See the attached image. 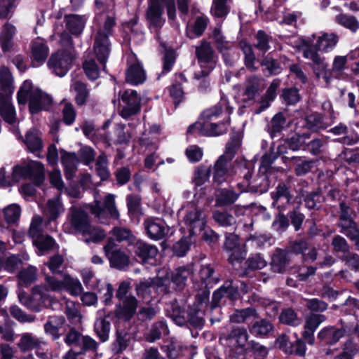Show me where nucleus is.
Segmentation results:
<instances>
[{
    "instance_id": "61",
    "label": "nucleus",
    "mask_w": 359,
    "mask_h": 359,
    "mask_svg": "<svg viewBox=\"0 0 359 359\" xmlns=\"http://www.w3.org/2000/svg\"><path fill=\"white\" fill-rule=\"evenodd\" d=\"M332 245L333 250L336 252H342L344 255L349 252L350 246L348 242L339 235H337L332 238Z\"/></svg>"
},
{
    "instance_id": "46",
    "label": "nucleus",
    "mask_w": 359,
    "mask_h": 359,
    "mask_svg": "<svg viewBox=\"0 0 359 359\" xmlns=\"http://www.w3.org/2000/svg\"><path fill=\"white\" fill-rule=\"evenodd\" d=\"M239 194H236L232 189H223L217 196V202L220 205H229L234 203Z\"/></svg>"
},
{
    "instance_id": "56",
    "label": "nucleus",
    "mask_w": 359,
    "mask_h": 359,
    "mask_svg": "<svg viewBox=\"0 0 359 359\" xmlns=\"http://www.w3.org/2000/svg\"><path fill=\"white\" fill-rule=\"evenodd\" d=\"M112 236L116 239L117 241H128L131 243L135 241V236L131 231L126 228L114 227L111 231Z\"/></svg>"
},
{
    "instance_id": "45",
    "label": "nucleus",
    "mask_w": 359,
    "mask_h": 359,
    "mask_svg": "<svg viewBox=\"0 0 359 359\" xmlns=\"http://www.w3.org/2000/svg\"><path fill=\"white\" fill-rule=\"evenodd\" d=\"M211 172L210 167L205 165L198 166L194 171L193 182L196 186H201L210 178Z\"/></svg>"
},
{
    "instance_id": "35",
    "label": "nucleus",
    "mask_w": 359,
    "mask_h": 359,
    "mask_svg": "<svg viewBox=\"0 0 359 359\" xmlns=\"http://www.w3.org/2000/svg\"><path fill=\"white\" fill-rule=\"evenodd\" d=\"M86 23V20L79 15H71L66 17V25L67 29L74 34H79L82 32Z\"/></svg>"
},
{
    "instance_id": "32",
    "label": "nucleus",
    "mask_w": 359,
    "mask_h": 359,
    "mask_svg": "<svg viewBox=\"0 0 359 359\" xmlns=\"http://www.w3.org/2000/svg\"><path fill=\"white\" fill-rule=\"evenodd\" d=\"M15 33V28L10 24H6L0 35V46L6 52L13 46V38Z\"/></svg>"
},
{
    "instance_id": "36",
    "label": "nucleus",
    "mask_w": 359,
    "mask_h": 359,
    "mask_svg": "<svg viewBox=\"0 0 359 359\" xmlns=\"http://www.w3.org/2000/svg\"><path fill=\"white\" fill-rule=\"evenodd\" d=\"M64 290L72 296H79L83 292V286L80 280L67 273L65 274Z\"/></svg>"
},
{
    "instance_id": "54",
    "label": "nucleus",
    "mask_w": 359,
    "mask_h": 359,
    "mask_svg": "<svg viewBox=\"0 0 359 359\" xmlns=\"http://www.w3.org/2000/svg\"><path fill=\"white\" fill-rule=\"evenodd\" d=\"M214 273L213 269L209 266H203L200 270L199 275L202 283L205 285V287L212 286L217 283V280L212 277Z\"/></svg>"
},
{
    "instance_id": "12",
    "label": "nucleus",
    "mask_w": 359,
    "mask_h": 359,
    "mask_svg": "<svg viewBox=\"0 0 359 359\" xmlns=\"http://www.w3.org/2000/svg\"><path fill=\"white\" fill-rule=\"evenodd\" d=\"M123 107L120 115L123 118L127 119L137 114L141 109V97L135 90H125L121 95Z\"/></svg>"
},
{
    "instance_id": "10",
    "label": "nucleus",
    "mask_w": 359,
    "mask_h": 359,
    "mask_svg": "<svg viewBox=\"0 0 359 359\" xmlns=\"http://www.w3.org/2000/svg\"><path fill=\"white\" fill-rule=\"evenodd\" d=\"M224 249L229 254L228 260L232 265L241 262L246 257L245 246L236 234H226Z\"/></svg>"
},
{
    "instance_id": "49",
    "label": "nucleus",
    "mask_w": 359,
    "mask_h": 359,
    "mask_svg": "<svg viewBox=\"0 0 359 359\" xmlns=\"http://www.w3.org/2000/svg\"><path fill=\"white\" fill-rule=\"evenodd\" d=\"M285 125V118L280 113L276 114L268 126V131L273 137L280 133Z\"/></svg>"
},
{
    "instance_id": "4",
    "label": "nucleus",
    "mask_w": 359,
    "mask_h": 359,
    "mask_svg": "<svg viewBox=\"0 0 359 359\" xmlns=\"http://www.w3.org/2000/svg\"><path fill=\"white\" fill-rule=\"evenodd\" d=\"M18 101L19 104L28 102L29 111L34 114L46 109L51 104L52 99L46 93L34 87L31 81H25L18 92Z\"/></svg>"
},
{
    "instance_id": "8",
    "label": "nucleus",
    "mask_w": 359,
    "mask_h": 359,
    "mask_svg": "<svg viewBox=\"0 0 359 359\" xmlns=\"http://www.w3.org/2000/svg\"><path fill=\"white\" fill-rule=\"evenodd\" d=\"M196 54L201 69L195 73L194 77L200 79L212 72L216 66L217 60L210 43L205 41L196 48Z\"/></svg>"
},
{
    "instance_id": "6",
    "label": "nucleus",
    "mask_w": 359,
    "mask_h": 359,
    "mask_svg": "<svg viewBox=\"0 0 359 359\" xmlns=\"http://www.w3.org/2000/svg\"><path fill=\"white\" fill-rule=\"evenodd\" d=\"M33 179L39 184L44 179V168L41 163L32 160L22 161L13 168L12 180L18 182L22 179Z\"/></svg>"
},
{
    "instance_id": "39",
    "label": "nucleus",
    "mask_w": 359,
    "mask_h": 359,
    "mask_svg": "<svg viewBox=\"0 0 359 359\" xmlns=\"http://www.w3.org/2000/svg\"><path fill=\"white\" fill-rule=\"evenodd\" d=\"M33 243L39 250V255H43L46 252L49 251L56 245L55 241L49 236H41L33 239Z\"/></svg>"
},
{
    "instance_id": "1",
    "label": "nucleus",
    "mask_w": 359,
    "mask_h": 359,
    "mask_svg": "<svg viewBox=\"0 0 359 359\" xmlns=\"http://www.w3.org/2000/svg\"><path fill=\"white\" fill-rule=\"evenodd\" d=\"M339 41V36L334 33H322L321 35L318 36L315 43L314 48L305 42L306 47L303 51V55L305 58L310 60L312 62V66L316 74L318 76L325 74V71L327 67L325 59L321 57L317 51L323 53H328L332 50L337 46Z\"/></svg>"
},
{
    "instance_id": "59",
    "label": "nucleus",
    "mask_w": 359,
    "mask_h": 359,
    "mask_svg": "<svg viewBox=\"0 0 359 359\" xmlns=\"http://www.w3.org/2000/svg\"><path fill=\"white\" fill-rule=\"evenodd\" d=\"M271 39V36L264 31L259 30L256 34L257 43H255V47L260 51L266 53L270 48L269 42Z\"/></svg>"
},
{
    "instance_id": "62",
    "label": "nucleus",
    "mask_w": 359,
    "mask_h": 359,
    "mask_svg": "<svg viewBox=\"0 0 359 359\" xmlns=\"http://www.w3.org/2000/svg\"><path fill=\"white\" fill-rule=\"evenodd\" d=\"M306 126L311 130H317L326 127L323 123V116L318 114H313L308 116L306 118Z\"/></svg>"
},
{
    "instance_id": "63",
    "label": "nucleus",
    "mask_w": 359,
    "mask_h": 359,
    "mask_svg": "<svg viewBox=\"0 0 359 359\" xmlns=\"http://www.w3.org/2000/svg\"><path fill=\"white\" fill-rule=\"evenodd\" d=\"M325 320V316L321 314H310L305 320L306 330L315 331Z\"/></svg>"
},
{
    "instance_id": "48",
    "label": "nucleus",
    "mask_w": 359,
    "mask_h": 359,
    "mask_svg": "<svg viewBox=\"0 0 359 359\" xmlns=\"http://www.w3.org/2000/svg\"><path fill=\"white\" fill-rule=\"evenodd\" d=\"M83 70L91 80H95L99 76V67L93 57H87L83 64Z\"/></svg>"
},
{
    "instance_id": "26",
    "label": "nucleus",
    "mask_w": 359,
    "mask_h": 359,
    "mask_svg": "<svg viewBox=\"0 0 359 359\" xmlns=\"http://www.w3.org/2000/svg\"><path fill=\"white\" fill-rule=\"evenodd\" d=\"M67 179H72L76 172L78 158L75 153L65 152L61 157Z\"/></svg>"
},
{
    "instance_id": "51",
    "label": "nucleus",
    "mask_w": 359,
    "mask_h": 359,
    "mask_svg": "<svg viewBox=\"0 0 359 359\" xmlns=\"http://www.w3.org/2000/svg\"><path fill=\"white\" fill-rule=\"evenodd\" d=\"M331 131L337 135H344L342 139V142L346 144H353L358 142V136H348L347 134L348 133V128L344 125L340 123L339 125L335 126L332 128Z\"/></svg>"
},
{
    "instance_id": "21",
    "label": "nucleus",
    "mask_w": 359,
    "mask_h": 359,
    "mask_svg": "<svg viewBox=\"0 0 359 359\" xmlns=\"http://www.w3.org/2000/svg\"><path fill=\"white\" fill-rule=\"evenodd\" d=\"M131 62L134 64L129 65L126 74V81L131 85H138L143 83L146 79V74L141 64L136 61L134 55L130 56Z\"/></svg>"
},
{
    "instance_id": "9",
    "label": "nucleus",
    "mask_w": 359,
    "mask_h": 359,
    "mask_svg": "<svg viewBox=\"0 0 359 359\" xmlns=\"http://www.w3.org/2000/svg\"><path fill=\"white\" fill-rule=\"evenodd\" d=\"M182 210L185 211L184 222L189 228L191 234L204 229L206 224L205 215L195 202H189Z\"/></svg>"
},
{
    "instance_id": "7",
    "label": "nucleus",
    "mask_w": 359,
    "mask_h": 359,
    "mask_svg": "<svg viewBox=\"0 0 359 359\" xmlns=\"http://www.w3.org/2000/svg\"><path fill=\"white\" fill-rule=\"evenodd\" d=\"M90 224L87 212L79 205H72L67 217V222L64 224L65 231L69 233H84L88 231Z\"/></svg>"
},
{
    "instance_id": "2",
    "label": "nucleus",
    "mask_w": 359,
    "mask_h": 359,
    "mask_svg": "<svg viewBox=\"0 0 359 359\" xmlns=\"http://www.w3.org/2000/svg\"><path fill=\"white\" fill-rule=\"evenodd\" d=\"M97 20L98 23L93 50L95 57L104 69L111 50L109 37L112 35L116 20L113 15L102 14L97 17Z\"/></svg>"
},
{
    "instance_id": "43",
    "label": "nucleus",
    "mask_w": 359,
    "mask_h": 359,
    "mask_svg": "<svg viewBox=\"0 0 359 359\" xmlns=\"http://www.w3.org/2000/svg\"><path fill=\"white\" fill-rule=\"evenodd\" d=\"M335 21L353 32L359 29V21L353 15L339 14L335 17Z\"/></svg>"
},
{
    "instance_id": "14",
    "label": "nucleus",
    "mask_w": 359,
    "mask_h": 359,
    "mask_svg": "<svg viewBox=\"0 0 359 359\" xmlns=\"http://www.w3.org/2000/svg\"><path fill=\"white\" fill-rule=\"evenodd\" d=\"M74 57L72 53L67 50L58 51L51 55L48 66L58 76H65L68 72Z\"/></svg>"
},
{
    "instance_id": "11",
    "label": "nucleus",
    "mask_w": 359,
    "mask_h": 359,
    "mask_svg": "<svg viewBox=\"0 0 359 359\" xmlns=\"http://www.w3.org/2000/svg\"><path fill=\"white\" fill-rule=\"evenodd\" d=\"M65 274L60 273L61 278H59L57 276L46 275L45 276V285L34 287L33 289L34 294L40 295V298L44 303L46 301L50 302V291L61 292L64 290Z\"/></svg>"
},
{
    "instance_id": "44",
    "label": "nucleus",
    "mask_w": 359,
    "mask_h": 359,
    "mask_svg": "<svg viewBox=\"0 0 359 359\" xmlns=\"http://www.w3.org/2000/svg\"><path fill=\"white\" fill-rule=\"evenodd\" d=\"M95 331L102 341H105L109 338L110 323L105 318H97L95 323Z\"/></svg>"
},
{
    "instance_id": "17",
    "label": "nucleus",
    "mask_w": 359,
    "mask_h": 359,
    "mask_svg": "<svg viewBox=\"0 0 359 359\" xmlns=\"http://www.w3.org/2000/svg\"><path fill=\"white\" fill-rule=\"evenodd\" d=\"M208 294L204 292L198 297L197 303L189 309V320L196 326H202L204 323L203 315L208 308Z\"/></svg>"
},
{
    "instance_id": "19",
    "label": "nucleus",
    "mask_w": 359,
    "mask_h": 359,
    "mask_svg": "<svg viewBox=\"0 0 359 359\" xmlns=\"http://www.w3.org/2000/svg\"><path fill=\"white\" fill-rule=\"evenodd\" d=\"M137 307V299L129 295L127 298L119 299V303L116 306L115 316L119 320H128L135 314Z\"/></svg>"
},
{
    "instance_id": "29",
    "label": "nucleus",
    "mask_w": 359,
    "mask_h": 359,
    "mask_svg": "<svg viewBox=\"0 0 359 359\" xmlns=\"http://www.w3.org/2000/svg\"><path fill=\"white\" fill-rule=\"evenodd\" d=\"M32 55L33 60L39 65L43 64L45 62L48 55V48L43 40L38 39L33 41Z\"/></svg>"
},
{
    "instance_id": "57",
    "label": "nucleus",
    "mask_w": 359,
    "mask_h": 359,
    "mask_svg": "<svg viewBox=\"0 0 359 359\" xmlns=\"http://www.w3.org/2000/svg\"><path fill=\"white\" fill-rule=\"evenodd\" d=\"M241 146V140L238 137H233L227 143L226 146V150L224 154L221 156H224V159H226L231 161L234 157L235 154L238 151Z\"/></svg>"
},
{
    "instance_id": "50",
    "label": "nucleus",
    "mask_w": 359,
    "mask_h": 359,
    "mask_svg": "<svg viewBox=\"0 0 359 359\" xmlns=\"http://www.w3.org/2000/svg\"><path fill=\"white\" fill-rule=\"evenodd\" d=\"M73 88L76 93L75 100L78 105H83L86 102L89 91L86 88V86L82 82H75L73 84Z\"/></svg>"
},
{
    "instance_id": "25",
    "label": "nucleus",
    "mask_w": 359,
    "mask_h": 359,
    "mask_svg": "<svg viewBox=\"0 0 359 359\" xmlns=\"http://www.w3.org/2000/svg\"><path fill=\"white\" fill-rule=\"evenodd\" d=\"M344 329H337L334 327H325L318 334V338L325 344H333L337 342L344 334Z\"/></svg>"
},
{
    "instance_id": "64",
    "label": "nucleus",
    "mask_w": 359,
    "mask_h": 359,
    "mask_svg": "<svg viewBox=\"0 0 359 359\" xmlns=\"http://www.w3.org/2000/svg\"><path fill=\"white\" fill-rule=\"evenodd\" d=\"M42 222L43 219L39 215L33 217L29 229V235L33 239L42 236Z\"/></svg>"
},
{
    "instance_id": "38",
    "label": "nucleus",
    "mask_w": 359,
    "mask_h": 359,
    "mask_svg": "<svg viewBox=\"0 0 359 359\" xmlns=\"http://www.w3.org/2000/svg\"><path fill=\"white\" fill-rule=\"evenodd\" d=\"M192 273L193 266L191 265L179 267L172 276V281L178 287H182L185 284L187 279L191 276Z\"/></svg>"
},
{
    "instance_id": "40",
    "label": "nucleus",
    "mask_w": 359,
    "mask_h": 359,
    "mask_svg": "<svg viewBox=\"0 0 359 359\" xmlns=\"http://www.w3.org/2000/svg\"><path fill=\"white\" fill-rule=\"evenodd\" d=\"M43 342L30 333H24L21 335L18 346L22 351H27L39 346Z\"/></svg>"
},
{
    "instance_id": "22",
    "label": "nucleus",
    "mask_w": 359,
    "mask_h": 359,
    "mask_svg": "<svg viewBox=\"0 0 359 359\" xmlns=\"http://www.w3.org/2000/svg\"><path fill=\"white\" fill-rule=\"evenodd\" d=\"M65 323V319L62 316H50L44 325L45 332L50 335L53 339H57L60 337L59 331Z\"/></svg>"
},
{
    "instance_id": "33",
    "label": "nucleus",
    "mask_w": 359,
    "mask_h": 359,
    "mask_svg": "<svg viewBox=\"0 0 359 359\" xmlns=\"http://www.w3.org/2000/svg\"><path fill=\"white\" fill-rule=\"evenodd\" d=\"M24 142L31 152L39 151L42 148V142L39 133L35 129H31L27 133Z\"/></svg>"
},
{
    "instance_id": "58",
    "label": "nucleus",
    "mask_w": 359,
    "mask_h": 359,
    "mask_svg": "<svg viewBox=\"0 0 359 359\" xmlns=\"http://www.w3.org/2000/svg\"><path fill=\"white\" fill-rule=\"evenodd\" d=\"M88 231L81 233L85 236H88L86 239V243L89 242H98L104 239L105 237L104 232L97 227L92 226L90 224L88 225Z\"/></svg>"
},
{
    "instance_id": "34",
    "label": "nucleus",
    "mask_w": 359,
    "mask_h": 359,
    "mask_svg": "<svg viewBox=\"0 0 359 359\" xmlns=\"http://www.w3.org/2000/svg\"><path fill=\"white\" fill-rule=\"evenodd\" d=\"M258 317L255 309L248 308L245 309L236 310L231 316L230 320L233 323H242L245 321L255 319Z\"/></svg>"
},
{
    "instance_id": "3",
    "label": "nucleus",
    "mask_w": 359,
    "mask_h": 359,
    "mask_svg": "<svg viewBox=\"0 0 359 359\" xmlns=\"http://www.w3.org/2000/svg\"><path fill=\"white\" fill-rule=\"evenodd\" d=\"M164 6L166 7L169 20L174 21L176 18L175 0H148L145 18L147 27L151 32L158 34L164 25L165 22V19L163 18Z\"/></svg>"
},
{
    "instance_id": "55",
    "label": "nucleus",
    "mask_w": 359,
    "mask_h": 359,
    "mask_svg": "<svg viewBox=\"0 0 359 359\" xmlns=\"http://www.w3.org/2000/svg\"><path fill=\"white\" fill-rule=\"evenodd\" d=\"M273 199V203L278 201H283V203H289L291 197L289 194L288 189L285 184H278L275 191L271 194Z\"/></svg>"
},
{
    "instance_id": "60",
    "label": "nucleus",
    "mask_w": 359,
    "mask_h": 359,
    "mask_svg": "<svg viewBox=\"0 0 359 359\" xmlns=\"http://www.w3.org/2000/svg\"><path fill=\"white\" fill-rule=\"evenodd\" d=\"M233 287L222 286L216 290L212 295L211 308H215L219 306V302L223 297H230L231 296Z\"/></svg>"
},
{
    "instance_id": "13",
    "label": "nucleus",
    "mask_w": 359,
    "mask_h": 359,
    "mask_svg": "<svg viewBox=\"0 0 359 359\" xmlns=\"http://www.w3.org/2000/svg\"><path fill=\"white\" fill-rule=\"evenodd\" d=\"M104 250L113 267L123 270L128 266L129 256L124 251L116 248L112 238H109L107 243L104 246Z\"/></svg>"
},
{
    "instance_id": "16",
    "label": "nucleus",
    "mask_w": 359,
    "mask_h": 359,
    "mask_svg": "<svg viewBox=\"0 0 359 359\" xmlns=\"http://www.w3.org/2000/svg\"><path fill=\"white\" fill-rule=\"evenodd\" d=\"M144 226L147 236L152 240L162 239L169 231L165 222L158 217H148L144 221Z\"/></svg>"
},
{
    "instance_id": "42",
    "label": "nucleus",
    "mask_w": 359,
    "mask_h": 359,
    "mask_svg": "<svg viewBox=\"0 0 359 359\" xmlns=\"http://www.w3.org/2000/svg\"><path fill=\"white\" fill-rule=\"evenodd\" d=\"M239 48L245 55V64L246 67L250 70L255 71L256 69L255 66V55L254 54L252 47L245 41L243 40L239 43Z\"/></svg>"
},
{
    "instance_id": "47",
    "label": "nucleus",
    "mask_w": 359,
    "mask_h": 359,
    "mask_svg": "<svg viewBox=\"0 0 359 359\" xmlns=\"http://www.w3.org/2000/svg\"><path fill=\"white\" fill-rule=\"evenodd\" d=\"M229 12L227 0H212L211 13L215 18H224Z\"/></svg>"
},
{
    "instance_id": "20",
    "label": "nucleus",
    "mask_w": 359,
    "mask_h": 359,
    "mask_svg": "<svg viewBox=\"0 0 359 359\" xmlns=\"http://www.w3.org/2000/svg\"><path fill=\"white\" fill-rule=\"evenodd\" d=\"M235 173L230 161L220 156L215 163L213 179L220 184L232 177Z\"/></svg>"
},
{
    "instance_id": "24",
    "label": "nucleus",
    "mask_w": 359,
    "mask_h": 359,
    "mask_svg": "<svg viewBox=\"0 0 359 359\" xmlns=\"http://www.w3.org/2000/svg\"><path fill=\"white\" fill-rule=\"evenodd\" d=\"M209 23V18L205 14H200L196 16L194 23L187 31L189 38L193 39L201 36L206 29Z\"/></svg>"
},
{
    "instance_id": "53",
    "label": "nucleus",
    "mask_w": 359,
    "mask_h": 359,
    "mask_svg": "<svg viewBox=\"0 0 359 359\" xmlns=\"http://www.w3.org/2000/svg\"><path fill=\"white\" fill-rule=\"evenodd\" d=\"M21 210L19 205L13 204L4 210V217L8 224H14L20 218Z\"/></svg>"
},
{
    "instance_id": "28",
    "label": "nucleus",
    "mask_w": 359,
    "mask_h": 359,
    "mask_svg": "<svg viewBox=\"0 0 359 359\" xmlns=\"http://www.w3.org/2000/svg\"><path fill=\"white\" fill-rule=\"evenodd\" d=\"M248 339L247 330L243 327H235L232 329L226 337V340L232 346L243 348Z\"/></svg>"
},
{
    "instance_id": "52",
    "label": "nucleus",
    "mask_w": 359,
    "mask_h": 359,
    "mask_svg": "<svg viewBox=\"0 0 359 359\" xmlns=\"http://www.w3.org/2000/svg\"><path fill=\"white\" fill-rule=\"evenodd\" d=\"M95 166L97 174L100 176L101 180H107L109 176V172L108 170V163L106 155L102 154L98 156Z\"/></svg>"
},
{
    "instance_id": "30",
    "label": "nucleus",
    "mask_w": 359,
    "mask_h": 359,
    "mask_svg": "<svg viewBox=\"0 0 359 359\" xmlns=\"http://www.w3.org/2000/svg\"><path fill=\"white\" fill-rule=\"evenodd\" d=\"M64 210L60 198L57 196L55 198L48 200L44 214L48 217L49 220H55L60 217Z\"/></svg>"
},
{
    "instance_id": "23",
    "label": "nucleus",
    "mask_w": 359,
    "mask_h": 359,
    "mask_svg": "<svg viewBox=\"0 0 359 359\" xmlns=\"http://www.w3.org/2000/svg\"><path fill=\"white\" fill-rule=\"evenodd\" d=\"M167 275L168 273H166V276L165 277H158L155 279L141 282L137 286V292L138 295L144 297L147 294H150L151 292V289L158 288L161 286L167 285L168 280Z\"/></svg>"
},
{
    "instance_id": "31",
    "label": "nucleus",
    "mask_w": 359,
    "mask_h": 359,
    "mask_svg": "<svg viewBox=\"0 0 359 359\" xmlns=\"http://www.w3.org/2000/svg\"><path fill=\"white\" fill-rule=\"evenodd\" d=\"M212 125L206 123V119L202 117V119L191 124L187 129V133L194 135H203L217 134L212 132Z\"/></svg>"
},
{
    "instance_id": "27",
    "label": "nucleus",
    "mask_w": 359,
    "mask_h": 359,
    "mask_svg": "<svg viewBox=\"0 0 359 359\" xmlns=\"http://www.w3.org/2000/svg\"><path fill=\"white\" fill-rule=\"evenodd\" d=\"M288 262L287 253L283 250H276L272 257L271 269L275 273H283L285 271Z\"/></svg>"
},
{
    "instance_id": "5",
    "label": "nucleus",
    "mask_w": 359,
    "mask_h": 359,
    "mask_svg": "<svg viewBox=\"0 0 359 359\" xmlns=\"http://www.w3.org/2000/svg\"><path fill=\"white\" fill-rule=\"evenodd\" d=\"M232 111L233 108L225 100H220L212 108L204 111L203 118L206 119V123L212 125V132L217 133L206 135V136H219L226 133L229 124V115Z\"/></svg>"
},
{
    "instance_id": "15",
    "label": "nucleus",
    "mask_w": 359,
    "mask_h": 359,
    "mask_svg": "<svg viewBox=\"0 0 359 359\" xmlns=\"http://www.w3.org/2000/svg\"><path fill=\"white\" fill-rule=\"evenodd\" d=\"M135 254L140 263L154 265L156 263L158 250L154 245L139 241L135 245Z\"/></svg>"
},
{
    "instance_id": "41",
    "label": "nucleus",
    "mask_w": 359,
    "mask_h": 359,
    "mask_svg": "<svg viewBox=\"0 0 359 359\" xmlns=\"http://www.w3.org/2000/svg\"><path fill=\"white\" fill-rule=\"evenodd\" d=\"M168 330L166 324L162 321L155 323L152 325L146 339L149 342H154L159 339L162 334H168Z\"/></svg>"
},
{
    "instance_id": "18",
    "label": "nucleus",
    "mask_w": 359,
    "mask_h": 359,
    "mask_svg": "<svg viewBox=\"0 0 359 359\" xmlns=\"http://www.w3.org/2000/svg\"><path fill=\"white\" fill-rule=\"evenodd\" d=\"M105 210H107L112 218H119V212L115 205V198L113 194H109L106 196L104 207L102 206L100 202L97 201H95V205L91 206V212L100 219L104 217Z\"/></svg>"
},
{
    "instance_id": "37",
    "label": "nucleus",
    "mask_w": 359,
    "mask_h": 359,
    "mask_svg": "<svg viewBox=\"0 0 359 359\" xmlns=\"http://www.w3.org/2000/svg\"><path fill=\"white\" fill-rule=\"evenodd\" d=\"M272 330V324L269 320L264 319L256 321L250 327V333L257 337L267 336Z\"/></svg>"
}]
</instances>
